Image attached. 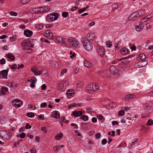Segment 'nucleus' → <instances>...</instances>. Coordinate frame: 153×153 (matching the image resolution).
Segmentation results:
<instances>
[{"label":"nucleus","instance_id":"1","mask_svg":"<svg viewBox=\"0 0 153 153\" xmlns=\"http://www.w3.org/2000/svg\"><path fill=\"white\" fill-rule=\"evenodd\" d=\"M81 41L84 48L85 50L88 51H90L92 50L93 45L89 40L84 37H82Z\"/></svg>","mask_w":153,"mask_h":153},{"label":"nucleus","instance_id":"2","mask_svg":"<svg viewBox=\"0 0 153 153\" xmlns=\"http://www.w3.org/2000/svg\"><path fill=\"white\" fill-rule=\"evenodd\" d=\"M68 42L72 46L76 48H78L80 47V44L77 39L75 38L71 37H70L68 40Z\"/></svg>","mask_w":153,"mask_h":153},{"label":"nucleus","instance_id":"3","mask_svg":"<svg viewBox=\"0 0 153 153\" xmlns=\"http://www.w3.org/2000/svg\"><path fill=\"white\" fill-rule=\"evenodd\" d=\"M0 136L1 138L7 140L10 138L11 134L10 132L7 131L1 130L0 131Z\"/></svg>","mask_w":153,"mask_h":153},{"label":"nucleus","instance_id":"4","mask_svg":"<svg viewBox=\"0 0 153 153\" xmlns=\"http://www.w3.org/2000/svg\"><path fill=\"white\" fill-rule=\"evenodd\" d=\"M22 45L23 47V48H27L28 47L33 48L34 44L32 42L29 40H24L22 42Z\"/></svg>","mask_w":153,"mask_h":153},{"label":"nucleus","instance_id":"5","mask_svg":"<svg viewBox=\"0 0 153 153\" xmlns=\"http://www.w3.org/2000/svg\"><path fill=\"white\" fill-rule=\"evenodd\" d=\"M58 17L57 14L55 13L50 14L48 16V18L51 21H53L57 19Z\"/></svg>","mask_w":153,"mask_h":153},{"label":"nucleus","instance_id":"6","mask_svg":"<svg viewBox=\"0 0 153 153\" xmlns=\"http://www.w3.org/2000/svg\"><path fill=\"white\" fill-rule=\"evenodd\" d=\"M110 71L111 73L115 75H119V73L118 70L114 66H111L110 68Z\"/></svg>","mask_w":153,"mask_h":153},{"label":"nucleus","instance_id":"7","mask_svg":"<svg viewBox=\"0 0 153 153\" xmlns=\"http://www.w3.org/2000/svg\"><path fill=\"white\" fill-rule=\"evenodd\" d=\"M13 105L16 108H19L22 105V101L18 99H15L12 101Z\"/></svg>","mask_w":153,"mask_h":153},{"label":"nucleus","instance_id":"8","mask_svg":"<svg viewBox=\"0 0 153 153\" xmlns=\"http://www.w3.org/2000/svg\"><path fill=\"white\" fill-rule=\"evenodd\" d=\"M148 63L147 61L144 60L138 62L136 64L137 67L138 68H142L146 66Z\"/></svg>","mask_w":153,"mask_h":153},{"label":"nucleus","instance_id":"9","mask_svg":"<svg viewBox=\"0 0 153 153\" xmlns=\"http://www.w3.org/2000/svg\"><path fill=\"white\" fill-rule=\"evenodd\" d=\"M44 36L49 39H51L53 37V34L50 30H46L44 33Z\"/></svg>","mask_w":153,"mask_h":153},{"label":"nucleus","instance_id":"10","mask_svg":"<svg viewBox=\"0 0 153 153\" xmlns=\"http://www.w3.org/2000/svg\"><path fill=\"white\" fill-rule=\"evenodd\" d=\"M97 49V53L101 56L102 57L105 54V50L103 48L98 47Z\"/></svg>","mask_w":153,"mask_h":153},{"label":"nucleus","instance_id":"11","mask_svg":"<svg viewBox=\"0 0 153 153\" xmlns=\"http://www.w3.org/2000/svg\"><path fill=\"white\" fill-rule=\"evenodd\" d=\"M138 17L137 13L135 12L132 13L129 16L128 20L129 21H134L137 19Z\"/></svg>","mask_w":153,"mask_h":153},{"label":"nucleus","instance_id":"12","mask_svg":"<svg viewBox=\"0 0 153 153\" xmlns=\"http://www.w3.org/2000/svg\"><path fill=\"white\" fill-rule=\"evenodd\" d=\"M51 66L53 68H57L59 66V63L56 61L54 60H51L50 62Z\"/></svg>","mask_w":153,"mask_h":153},{"label":"nucleus","instance_id":"13","mask_svg":"<svg viewBox=\"0 0 153 153\" xmlns=\"http://www.w3.org/2000/svg\"><path fill=\"white\" fill-rule=\"evenodd\" d=\"M95 38V35L93 33L90 32L87 35L86 38H85L88 40H92L94 39Z\"/></svg>","mask_w":153,"mask_h":153},{"label":"nucleus","instance_id":"14","mask_svg":"<svg viewBox=\"0 0 153 153\" xmlns=\"http://www.w3.org/2000/svg\"><path fill=\"white\" fill-rule=\"evenodd\" d=\"M128 109V107H122L121 108V110H120L118 113V115L119 116H123L124 115L125 111H126Z\"/></svg>","mask_w":153,"mask_h":153},{"label":"nucleus","instance_id":"15","mask_svg":"<svg viewBox=\"0 0 153 153\" xmlns=\"http://www.w3.org/2000/svg\"><path fill=\"white\" fill-rule=\"evenodd\" d=\"M25 35L27 37H30L32 36L33 34V32L29 30H25L24 32Z\"/></svg>","mask_w":153,"mask_h":153},{"label":"nucleus","instance_id":"16","mask_svg":"<svg viewBox=\"0 0 153 153\" xmlns=\"http://www.w3.org/2000/svg\"><path fill=\"white\" fill-rule=\"evenodd\" d=\"M74 116L77 117L82 115V112L80 111H76L72 112V113Z\"/></svg>","mask_w":153,"mask_h":153},{"label":"nucleus","instance_id":"17","mask_svg":"<svg viewBox=\"0 0 153 153\" xmlns=\"http://www.w3.org/2000/svg\"><path fill=\"white\" fill-rule=\"evenodd\" d=\"M56 40L59 43L65 45L66 42H65V39H63L61 37L58 36L56 38Z\"/></svg>","mask_w":153,"mask_h":153},{"label":"nucleus","instance_id":"18","mask_svg":"<svg viewBox=\"0 0 153 153\" xmlns=\"http://www.w3.org/2000/svg\"><path fill=\"white\" fill-rule=\"evenodd\" d=\"M52 117L56 119L59 118L60 116L59 112L57 111H55L53 112V114L52 115Z\"/></svg>","mask_w":153,"mask_h":153},{"label":"nucleus","instance_id":"19","mask_svg":"<svg viewBox=\"0 0 153 153\" xmlns=\"http://www.w3.org/2000/svg\"><path fill=\"white\" fill-rule=\"evenodd\" d=\"M136 13H137L138 17H139L143 15L146 13V11L145 10H140Z\"/></svg>","mask_w":153,"mask_h":153},{"label":"nucleus","instance_id":"20","mask_svg":"<svg viewBox=\"0 0 153 153\" xmlns=\"http://www.w3.org/2000/svg\"><path fill=\"white\" fill-rule=\"evenodd\" d=\"M136 96L133 94H130L125 96V98L126 100L128 101L130 99H134Z\"/></svg>","mask_w":153,"mask_h":153},{"label":"nucleus","instance_id":"21","mask_svg":"<svg viewBox=\"0 0 153 153\" xmlns=\"http://www.w3.org/2000/svg\"><path fill=\"white\" fill-rule=\"evenodd\" d=\"M43 25L42 24H38L35 25V27L38 30H39L42 29Z\"/></svg>","mask_w":153,"mask_h":153},{"label":"nucleus","instance_id":"22","mask_svg":"<svg viewBox=\"0 0 153 153\" xmlns=\"http://www.w3.org/2000/svg\"><path fill=\"white\" fill-rule=\"evenodd\" d=\"M121 53L123 54H128L130 52L129 50L126 48H123L120 50Z\"/></svg>","mask_w":153,"mask_h":153},{"label":"nucleus","instance_id":"23","mask_svg":"<svg viewBox=\"0 0 153 153\" xmlns=\"http://www.w3.org/2000/svg\"><path fill=\"white\" fill-rule=\"evenodd\" d=\"M8 91V88L7 87H3L1 88L0 92L3 95H5V92H7Z\"/></svg>","mask_w":153,"mask_h":153},{"label":"nucleus","instance_id":"24","mask_svg":"<svg viewBox=\"0 0 153 153\" xmlns=\"http://www.w3.org/2000/svg\"><path fill=\"white\" fill-rule=\"evenodd\" d=\"M63 136V134L61 133L57 134L55 137V139L56 140H59L61 139Z\"/></svg>","mask_w":153,"mask_h":153},{"label":"nucleus","instance_id":"25","mask_svg":"<svg viewBox=\"0 0 153 153\" xmlns=\"http://www.w3.org/2000/svg\"><path fill=\"white\" fill-rule=\"evenodd\" d=\"M8 71V70H4L1 71V74L3 77H5L7 75Z\"/></svg>","mask_w":153,"mask_h":153},{"label":"nucleus","instance_id":"26","mask_svg":"<svg viewBox=\"0 0 153 153\" xmlns=\"http://www.w3.org/2000/svg\"><path fill=\"white\" fill-rule=\"evenodd\" d=\"M64 82H63L60 83H59V85L58 87V90H62L64 88Z\"/></svg>","mask_w":153,"mask_h":153},{"label":"nucleus","instance_id":"27","mask_svg":"<svg viewBox=\"0 0 153 153\" xmlns=\"http://www.w3.org/2000/svg\"><path fill=\"white\" fill-rule=\"evenodd\" d=\"M144 26H143L140 25H137L135 27V29L138 32H140L143 29Z\"/></svg>","mask_w":153,"mask_h":153},{"label":"nucleus","instance_id":"28","mask_svg":"<svg viewBox=\"0 0 153 153\" xmlns=\"http://www.w3.org/2000/svg\"><path fill=\"white\" fill-rule=\"evenodd\" d=\"M83 64L84 66L87 68L91 66V64L87 60H85Z\"/></svg>","mask_w":153,"mask_h":153},{"label":"nucleus","instance_id":"29","mask_svg":"<svg viewBox=\"0 0 153 153\" xmlns=\"http://www.w3.org/2000/svg\"><path fill=\"white\" fill-rule=\"evenodd\" d=\"M74 93V91L73 90H68L66 92L67 94L69 96H70L73 95Z\"/></svg>","mask_w":153,"mask_h":153},{"label":"nucleus","instance_id":"30","mask_svg":"<svg viewBox=\"0 0 153 153\" xmlns=\"http://www.w3.org/2000/svg\"><path fill=\"white\" fill-rule=\"evenodd\" d=\"M87 91H89L91 92H93V89H92V87L91 86V84L88 85L86 88Z\"/></svg>","mask_w":153,"mask_h":153},{"label":"nucleus","instance_id":"31","mask_svg":"<svg viewBox=\"0 0 153 153\" xmlns=\"http://www.w3.org/2000/svg\"><path fill=\"white\" fill-rule=\"evenodd\" d=\"M97 74L100 77H103L104 76V72L102 71H98L96 72Z\"/></svg>","mask_w":153,"mask_h":153},{"label":"nucleus","instance_id":"32","mask_svg":"<svg viewBox=\"0 0 153 153\" xmlns=\"http://www.w3.org/2000/svg\"><path fill=\"white\" fill-rule=\"evenodd\" d=\"M80 118L84 121H86L88 120V116L83 115L81 116Z\"/></svg>","mask_w":153,"mask_h":153},{"label":"nucleus","instance_id":"33","mask_svg":"<svg viewBox=\"0 0 153 153\" xmlns=\"http://www.w3.org/2000/svg\"><path fill=\"white\" fill-rule=\"evenodd\" d=\"M26 53H31L32 52V50L30 48H23Z\"/></svg>","mask_w":153,"mask_h":153},{"label":"nucleus","instance_id":"34","mask_svg":"<svg viewBox=\"0 0 153 153\" xmlns=\"http://www.w3.org/2000/svg\"><path fill=\"white\" fill-rule=\"evenodd\" d=\"M37 13H42L44 12V7H37Z\"/></svg>","mask_w":153,"mask_h":153},{"label":"nucleus","instance_id":"35","mask_svg":"<svg viewBox=\"0 0 153 153\" xmlns=\"http://www.w3.org/2000/svg\"><path fill=\"white\" fill-rule=\"evenodd\" d=\"M26 115L30 118H33L35 116V115L32 112H29L26 114Z\"/></svg>","mask_w":153,"mask_h":153},{"label":"nucleus","instance_id":"36","mask_svg":"<svg viewBox=\"0 0 153 153\" xmlns=\"http://www.w3.org/2000/svg\"><path fill=\"white\" fill-rule=\"evenodd\" d=\"M61 146H54L53 147V151L54 152H58L60 149Z\"/></svg>","mask_w":153,"mask_h":153},{"label":"nucleus","instance_id":"37","mask_svg":"<svg viewBox=\"0 0 153 153\" xmlns=\"http://www.w3.org/2000/svg\"><path fill=\"white\" fill-rule=\"evenodd\" d=\"M30 0H20V2L23 4L28 3Z\"/></svg>","mask_w":153,"mask_h":153},{"label":"nucleus","instance_id":"38","mask_svg":"<svg viewBox=\"0 0 153 153\" xmlns=\"http://www.w3.org/2000/svg\"><path fill=\"white\" fill-rule=\"evenodd\" d=\"M146 124L148 126H151L153 124V121L152 120L149 119L146 123Z\"/></svg>","mask_w":153,"mask_h":153},{"label":"nucleus","instance_id":"39","mask_svg":"<svg viewBox=\"0 0 153 153\" xmlns=\"http://www.w3.org/2000/svg\"><path fill=\"white\" fill-rule=\"evenodd\" d=\"M146 55L143 53H141L139 55V57L140 59H143L146 58Z\"/></svg>","mask_w":153,"mask_h":153},{"label":"nucleus","instance_id":"40","mask_svg":"<svg viewBox=\"0 0 153 153\" xmlns=\"http://www.w3.org/2000/svg\"><path fill=\"white\" fill-rule=\"evenodd\" d=\"M7 57L10 59L11 60H13L14 59V56L11 54H9L8 55H7Z\"/></svg>","mask_w":153,"mask_h":153},{"label":"nucleus","instance_id":"41","mask_svg":"<svg viewBox=\"0 0 153 153\" xmlns=\"http://www.w3.org/2000/svg\"><path fill=\"white\" fill-rule=\"evenodd\" d=\"M83 86V83L81 82H79L77 84L76 87L78 88H82Z\"/></svg>","mask_w":153,"mask_h":153},{"label":"nucleus","instance_id":"42","mask_svg":"<svg viewBox=\"0 0 153 153\" xmlns=\"http://www.w3.org/2000/svg\"><path fill=\"white\" fill-rule=\"evenodd\" d=\"M106 45L108 48H111L112 46L111 44V42L110 41H107L106 42Z\"/></svg>","mask_w":153,"mask_h":153},{"label":"nucleus","instance_id":"43","mask_svg":"<svg viewBox=\"0 0 153 153\" xmlns=\"http://www.w3.org/2000/svg\"><path fill=\"white\" fill-rule=\"evenodd\" d=\"M44 115L43 114H41L40 115H38V118L37 119L38 120H44Z\"/></svg>","mask_w":153,"mask_h":153},{"label":"nucleus","instance_id":"44","mask_svg":"<svg viewBox=\"0 0 153 153\" xmlns=\"http://www.w3.org/2000/svg\"><path fill=\"white\" fill-rule=\"evenodd\" d=\"M65 118L64 117H62L59 120V123L61 124V126H63L62 122H64L63 120H65Z\"/></svg>","mask_w":153,"mask_h":153},{"label":"nucleus","instance_id":"45","mask_svg":"<svg viewBox=\"0 0 153 153\" xmlns=\"http://www.w3.org/2000/svg\"><path fill=\"white\" fill-rule=\"evenodd\" d=\"M76 107V103H75L69 105L68 106V107L69 109H71L72 107Z\"/></svg>","mask_w":153,"mask_h":153},{"label":"nucleus","instance_id":"46","mask_svg":"<svg viewBox=\"0 0 153 153\" xmlns=\"http://www.w3.org/2000/svg\"><path fill=\"white\" fill-rule=\"evenodd\" d=\"M93 85H94V87L96 89V91L99 89V86L98 84L95 83H93Z\"/></svg>","mask_w":153,"mask_h":153},{"label":"nucleus","instance_id":"47","mask_svg":"<svg viewBox=\"0 0 153 153\" xmlns=\"http://www.w3.org/2000/svg\"><path fill=\"white\" fill-rule=\"evenodd\" d=\"M112 7L114 9H116L118 8V4L116 3H114L112 4Z\"/></svg>","mask_w":153,"mask_h":153},{"label":"nucleus","instance_id":"48","mask_svg":"<svg viewBox=\"0 0 153 153\" xmlns=\"http://www.w3.org/2000/svg\"><path fill=\"white\" fill-rule=\"evenodd\" d=\"M146 18H147L148 19L150 20L152 19L153 18V15L152 13L149 15H147L146 16Z\"/></svg>","mask_w":153,"mask_h":153},{"label":"nucleus","instance_id":"49","mask_svg":"<svg viewBox=\"0 0 153 153\" xmlns=\"http://www.w3.org/2000/svg\"><path fill=\"white\" fill-rule=\"evenodd\" d=\"M149 20L147 18H146V16L144 18H143V19H142L141 20L140 22H141L142 23H143V22H146L147 21Z\"/></svg>","mask_w":153,"mask_h":153},{"label":"nucleus","instance_id":"50","mask_svg":"<svg viewBox=\"0 0 153 153\" xmlns=\"http://www.w3.org/2000/svg\"><path fill=\"white\" fill-rule=\"evenodd\" d=\"M10 14L11 16H16L18 15V13H17L13 11L11 12L10 13Z\"/></svg>","mask_w":153,"mask_h":153},{"label":"nucleus","instance_id":"51","mask_svg":"<svg viewBox=\"0 0 153 153\" xmlns=\"http://www.w3.org/2000/svg\"><path fill=\"white\" fill-rule=\"evenodd\" d=\"M68 15V12H64L62 14V16L64 17L65 18L67 17Z\"/></svg>","mask_w":153,"mask_h":153},{"label":"nucleus","instance_id":"52","mask_svg":"<svg viewBox=\"0 0 153 153\" xmlns=\"http://www.w3.org/2000/svg\"><path fill=\"white\" fill-rule=\"evenodd\" d=\"M25 135L24 133H22L19 134V137L21 138H23L25 137Z\"/></svg>","mask_w":153,"mask_h":153},{"label":"nucleus","instance_id":"53","mask_svg":"<svg viewBox=\"0 0 153 153\" xmlns=\"http://www.w3.org/2000/svg\"><path fill=\"white\" fill-rule=\"evenodd\" d=\"M47 105V104L46 102H44L41 103L40 105L41 108H44L46 107Z\"/></svg>","mask_w":153,"mask_h":153},{"label":"nucleus","instance_id":"54","mask_svg":"<svg viewBox=\"0 0 153 153\" xmlns=\"http://www.w3.org/2000/svg\"><path fill=\"white\" fill-rule=\"evenodd\" d=\"M44 12H47L50 10V8L48 6L44 7Z\"/></svg>","mask_w":153,"mask_h":153},{"label":"nucleus","instance_id":"55","mask_svg":"<svg viewBox=\"0 0 153 153\" xmlns=\"http://www.w3.org/2000/svg\"><path fill=\"white\" fill-rule=\"evenodd\" d=\"M6 61L4 58H2L0 60V63L2 64H4L5 63Z\"/></svg>","mask_w":153,"mask_h":153},{"label":"nucleus","instance_id":"56","mask_svg":"<svg viewBox=\"0 0 153 153\" xmlns=\"http://www.w3.org/2000/svg\"><path fill=\"white\" fill-rule=\"evenodd\" d=\"M107 142V141L106 139H104L102 141V145L105 144Z\"/></svg>","mask_w":153,"mask_h":153},{"label":"nucleus","instance_id":"57","mask_svg":"<svg viewBox=\"0 0 153 153\" xmlns=\"http://www.w3.org/2000/svg\"><path fill=\"white\" fill-rule=\"evenodd\" d=\"M41 130L45 134H46L47 133V130L45 127H42L41 128Z\"/></svg>","mask_w":153,"mask_h":153},{"label":"nucleus","instance_id":"58","mask_svg":"<svg viewBox=\"0 0 153 153\" xmlns=\"http://www.w3.org/2000/svg\"><path fill=\"white\" fill-rule=\"evenodd\" d=\"M85 9V8H83L82 9H81L80 10H79L78 11V13L79 14L81 13H82V12H84L86 10Z\"/></svg>","mask_w":153,"mask_h":153},{"label":"nucleus","instance_id":"59","mask_svg":"<svg viewBox=\"0 0 153 153\" xmlns=\"http://www.w3.org/2000/svg\"><path fill=\"white\" fill-rule=\"evenodd\" d=\"M101 135V134L100 133H98L95 134V137L97 139H99Z\"/></svg>","mask_w":153,"mask_h":153},{"label":"nucleus","instance_id":"60","mask_svg":"<svg viewBox=\"0 0 153 153\" xmlns=\"http://www.w3.org/2000/svg\"><path fill=\"white\" fill-rule=\"evenodd\" d=\"M67 71V70L66 69H64L62 70L61 71V74L62 75H63V74L65 73H66Z\"/></svg>","mask_w":153,"mask_h":153},{"label":"nucleus","instance_id":"61","mask_svg":"<svg viewBox=\"0 0 153 153\" xmlns=\"http://www.w3.org/2000/svg\"><path fill=\"white\" fill-rule=\"evenodd\" d=\"M24 65L23 64H22L21 65H20L19 64L18 65V67L17 69H19L20 68H22L24 67Z\"/></svg>","mask_w":153,"mask_h":153},{"label":"nucleus","instance_id":"62","mask_svg":"<svg viewBox=\"0 0 153 153\" xmlns=\"http://www.w3.org/2000/svg\"><path fill=\"white\" fill-rule=\"evenodd\" d=\"M148 113H147L146 114L145 113H143L142 114V116L143 117H146L148 116Z\"/></svg>","mask_w":153,"mask_h":153},{"label":"nucleus","instance_id":"63","mask_svg":"<svg viewBox=\"0 0 153 153\" xmlns=\"http://www.w3.org/2000/svg\"><path fill=\"white\" fill-rule=\"evenodd\" d=\"M13 83L12 82H9L7 84V86L10 88L13 87Z\"/></svg>","mask_w":153,"mask_h":153},{"label":"nucleus","instance_id":"64","mask_svg":"<svg viewBox=\"0 0 153 153\" xmlns=\"http://www.w3.org/2000/svg\"><path fill=\"white\" fill-rule=\"evenodd\" d=\"M97 120V119L95 117H93L92 118V122L94 123H95Z\"/></svg>","mask_w":153,"mask_h":153}]
</instances>
